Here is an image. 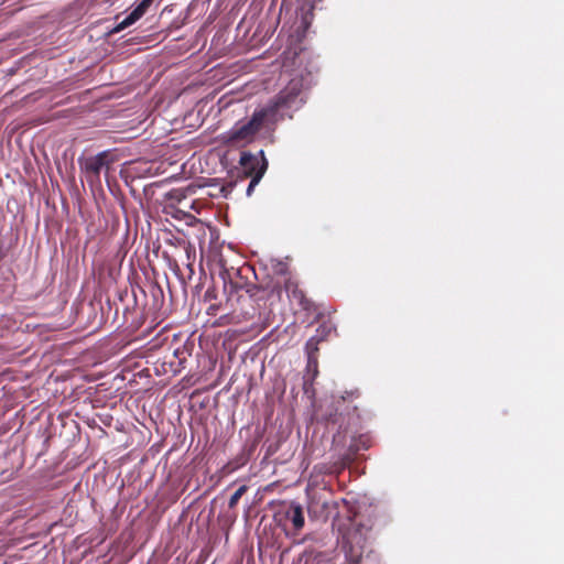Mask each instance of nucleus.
<instances>
[{"instance_id": "obj_1", "label": "nucleus", "mask_w": 564, "mask_h": 564, "mask_svg": "<svg viewBox=\"0 0 564 564\" xmlns=\"http://www.w3.org/2000/svg\"><path fill=\"white\" fill-rule=\"evenodd\" d=\"M303 102L300 84L291 83L261 110L267 115L270 124H275L285 117L292 118V112L299 110Z\"/></svg>"}, {"instance_id": "obj_2", "label": "nucleus", "mask_w": 564, "mask_h": 564, "mask_svg": "<svg viewBox=\"0 0 564 564\" xmlns=\"http://www.w3.org/2000/svg\"><path fill=\"white\" fill-rule=\"evenodd\" d=\"M270 124L267 115L260 109L254 110L251 118L237 122L230 130L223 133L221 142L228 147H245L252 143L259 131Z\"/></svg>"}, {"instance_id": "obj_3", "label": "nucleus", "mask_w": 564, "mask_h": 564, "mask_svg": "<svg viewBox=\"0 0 564 564\" xmlns=\"http://www.w3.org/2000/svg\"><path fill=\"white\" fill-rule=\"evenodd\" d=\"M117 161V156L110 150H105L96 155L78 159L80 171L85 174L87 181L91 184L100 182V173L105 169L110 170V165Z\"/></svg>"}, {"instance_id": "obj_4", "label": "nucleus", "mask_w": 564, "mask_h": 564, "mask_svg": "<svg viewBox=\"0 0 564 564\" xmlns=\"http://www.w3.org/2000/svg\"><path fill=\"white\" fill-rule=\"evenodd\" d=\"M367 538L361 524L350 523L343 533V549L349 564H360Z\"/></svg>"}, {"instance_id": "obj_5", "label": "nucleus", "mask_w": 564, "mask_h": 564, "mask_svg": "<svg viewBox=\"0 0 564 564\" xmlns=\"http://www.w3.org/2000/svg\"><path fill=\"white\" fill-rule=\"evenodd\" d=\"M359 398L360 392L358 389L346 391L344 394L335 398L332 403L334 412L329 413L328 420L333 423H338L340 416H350L351 413L358 411V405L355 402Z\"/></svg>"}, {"instance_id": "obj_6", "label": "nucleus", "mask_w": 564, "mask_h": 564, "mask_svg": "<svg viewBox=\"0 0 564 564\" xmlns=\"http://www.w3.org/2000/svg\"><path fill=\"white\" fill-rule=\"evenodd\" d=\"M239 164L247 177H253L259 173L263 164L269 165L263 150H260L257 154L247 151L241 152Z\"/></svg>"}, {"instance_id": "obj_7", "label": "nucleus", "mask_w": 564, "mask_h": 564, "mask_svg": "<svg viewBox=\"0 0 564 564\" xmlns=\"http://www.w3.org/2000/svg\"><path fill=\"white\" fill-rule=\"evenodd\" d=\"M352 463L351 454H341L335 460L321 463L314 466V470L324 475H339Z\"/></svg>"}, {"instance_id": "obj_8", "label": "nucleus", "mask_w": 564, "mask_h": 564, "mask_svg": "<svg viewBox=\"0 0 564 564\" xmlns=\"http://www.w3.org/2000/svg\"><path fill=\"white\" fill-rule=\"evenodd\" d=\"M154 0H142L128 17H126L121 22H119L111 31V34L119 33L130 25L134 24L139 21L152 6Z\"/></svg>"}, {"instance_id": "obj_9", "label": "nucleus", "mask_w": 564, "mask_h": 564, "mask_svg": "<svg viewBox=\"0 0 564 564\" xmlns=\"http://www.w3.org/2000/svg\"><path fill=\"white\" fill-rule=\"evenodd\" d=\"M327 326H321L317 328V335L310 338L305 345L307 354V368L314 366V372L318 373L316 352L318 351V344L324 339Z\"/></svg>"}, {"instance_id": "obj_10", "label": "nucleus", "mask_w": 564, "mask_h": 564, "mask_svg": "<svg viewBox=\"0 0 564 564\" xmlns=\"http://www.w3.org/2000/svg\"><path fill=\"white\" fill-rule=\"evenodd\" d=\"M285 518L292 522L293 529L296 533L300 532L305 524L303 508L296 502H292L290 505L285 511Z\"/></svg>"}, {"instance_id": "obj_11", "label": "nucleus", "mask_w": 564, "mask_h": 564, "mask_svg": "<svg viewBox=\"0 0 564 564\" xmlns=\"http://www.w3.org/2000/svg\"><path fill=\"white\" fill-rule=\"evenodd\" d=\"M371 445V440H370V436H368L367 434H361L357 437H354L351 440V443L348 447V451L345 453V454H351L352 455V460L355 459V455L359 452V451H366L370 447Z\"/></svg>"}, {"instance_id": "obj_12", "label": "nucleus", "mask_w": 564, "mask_h": 564, "mask_svg": "<svg viewBox=\"0 0 564 564\" xmlns=\"http://www.w3.org/2000/svg\"><path fill=\"white\" fill-rule=\"evenodd\" d=\"M323 0H301L300 10L303 12V20L307 23L308 15H313V10L316 4L322 2Z\"/></svg>"}, {"instance_id": "obj_13", "label": "nucleus", "mask_w": 564, "mask_h": 564, "mask_svg": "<svg viewBox=\"0 0 564 564\" xmlns=\"http://www.w3.org/2000/svg\"><path fill=\"white\" fill-rule=\"evenodd\" d=\"M289 296L296 301L303 310L311 308L312 302L305 296V293L301 289L294 290Z\"/></svg>"}, {"instance_id": "obj_14", "label": "nucleus", "mask_w": 564, "mask_h": 564, "mask_svg": "<svg viewBox=\"0 0 564 564\" xmlns=\"http://www.w3.org/2000/svg\"><path fill=\"white\" fill-rule=\"evenodd\" d=\"M265 172H267V164L265 165L263 164L261 170L259 171V173H257L253 177H250L251 181L247 187V196H251L254 187L259 184V182L261 181V178L263 177Z\"/></svg>"}, {"instance_id": "obj_15", "label": "nucleus", "mask_w": 564, "mask_h": 564, "mask_svg": "<svg viewBox=\"0 0 564 564\" xmlns=\"http://www.w3.org/2000/svg\"><path fill=\"white\" fill-rule=\"evenodd\" d=\"M247 491V486L242 485L240 486L230 497L228 506L229 508H235L239 501V499L242 497V495Z\"/></svg>"}, {"instance_id": "obj_16", "label": "nucleus", "mask_w": 564, "mask_h": 564, "mask_svg": "<svg viewBox=\"0 0 564 564\" xmlns=\"http://www.w3.org/2000/svg\"><path fill=\"white\" fill-rule=\"evenodd\" d=\"M297 289H300L297 281L291 276H288L284 281V290L288 293V295Z\"/></svg>"}, {"instance_id": "obj_17", "label": "nucleus", "mask_w": 564, "mask_h": 564, "mask_svg": "<svg viewBox=\"0 0 564 564\" xmlns=\"http://www.w3.org/2000/svg\"><path fill=\"white\" fill-rule=\"evenodd\" d=\"M274 273L279 274V275H289L290 272H289V267L286 263L282 262V261H279L275 267H274Z\"/></svg>"}, {"instance_id": "obj_18", "label": "nucleus", "mask_w": 564, "mask_h": 564, "mask_svg": "<svg viewBox=\"0 0 564 564\" xmlns=\"http://www.w3.org/2000/svg\"><path fill=\"white\" fill-rule=\"evenodd\" d=\"M307 372H312V380L317 376V373L314 372V366H312L310 369L306 367Z\"/></svg>"}]
</instances>
